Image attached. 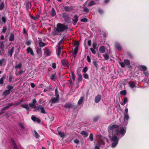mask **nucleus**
<instances>
[{"label": "nucleus", "mask_w": 149, "mask_h": 149, "mask_svg": "<svg viewBox=\"0 0 149 149\" xmlns=\"http://www.w3.org/2000/svg\"><path fill=\"white\" fill-rule=\"evenodd\" d=\"M37 53L38 54L40 57L41 56L42 54V51L41 48H37Z\"/></svg>", "instance_id": "obj_29"}, {"label": "nucleus", "mask_w": 149, "mask_h": 149, "mask_svg": "<svg viewBox=\"0 0 149 149\" xmlns=\"http://www.w3.org/2000/svg\"><path fill=\"white\" fill-rule=\"evenodd\" d=\"M127 98L126 97H125L124 99V101L123 103L121 104L123 105H125V104L127 102Z\"/></svg>", "instance_id": "obj_48"}, {"label": "nucleus", "mask_w": 149, "mask_h": 149, "mask_svg": "<svg viewBox=\"0 0 149 149\" xmlns=\"http://www.w3.org/2000/svg\"><path fill=\"white\" fill-rule=\"evenodd\" d=\"M71 75L72 76V79L73 81H74L75 79V75L73 72L72 71V70H71Z\"/></svg>", "instance_id": "obj_40"}, {"label": "nucleus", "mask_w": 149, "mask_h": 149, "mask_svg": "<svg viewBox=\"0 0 149 149\" xmlns=\"http://www.w3.org/2000/svg\"><path fill=\"white\" fill-rule=\"evenodd\" d=\"M64 107L66 109H70L71 108H73L74 107V105L73 104L67 103L65 104Z\"/></svg>", "instance_id": "obj_6"}, {"label": "nucleus", "mask_w": 149, "mask_h": 149, "mask_svg": "<svg viewBox=\"0 0 149 149\" xmlns=\"http://www.w3.org/2000/svg\"><path fill=\"white\" fill-rule=\"evenodd\" d=\"M39 45L40 47H44L46 45V44L41 41H40L39 43Z\"/></svg>", "instance_id": "obj_44"}, {"label": "nucleus", "mask_w": 149, "mask_h": 149, "mask_svg": "<svg viewBox=\"0 0 149 149\" xmlns=\"http://www.w3.org/2000/svg\"><path fill=\"white\" fill-rule=\"evenodd\" d=\"M89 139L90 141H93V134L92 133L90 134Z\"/></svg>", "instance_id": "obj_46"}, {"label": "nucleus", "mask_w": 149, "mask_h": 149, "mask_svg": "<svg viewBox=\"0 0 149 149\" xmlns=\"http://www.w3.org/2000/svg\"><path fill=\"white\" fill-rule=\"evenodd\" d=\"M6 78V76L3 75L0 79V84H1L3 83V79Z\"/></svg>", "instance_id": "obj_36"}, {"label": "nucleus", "mask_w": 149, "mask_h": 149, "mask_svg": "<svg viewBox=\"0 0 149 149\" xmlns=\"http://www.w3.org/2000/svg\"><path fill=\"white\" fill-rule=\"evenodd\" d=\"M127 55L130 58H133V55L131 54L130 53H127Z\"/></svg>", "instance_id": "obj_59"}, {"label": "nucleus", "mask_w": 149, "mask_h": 149, "mask_svg": "<svg viewBox=\"0 0 149 149\" xmlns=\"http://www.w3.org/2000/svg\"><path fill=\"white\" fill-rule=\"evenodd\" d=\"M130 86L131 88H134L136 86L135 83L133 81H130L128 83Z\"/></svg>", "instance_id": "obj_22"}, {"label": "nucleus", "mask_w": 149, "mask_h": 149, "mask_svg": "<svg viewBox=\"0 0 149 149\" xmlns=\"http://www.w3.org/2000/svg\"><path fill=\"white\" fill-rule=\"evenodd\" d=\"M73 44L76 45V46H77L78 47V46L79 44V41H78L77 40H74L73 41Z\"/></svg>", "instance_id": "obj_39"}, {"label": "nucleus", "mask_w": 149, "mask_h": 149, "mask_svg": "<svg viewBox=\"0 0 149 149\" xmlns=\"http://www.w3.org/2000/svg\"><path fill=\"white\" fill-rule=\"evenodd\" d=\"M61 15L66 22L69 23L70 22L71 18L68 14L66 13H63Z\"/></svg>", "instance_id": "obj_4"}, {"label": "nucleus", "mask_w": 149, "mask_h": 149, "mask_svg": "<svg viewBox=\"0 0 149 149\" xmlns=\"http://www.w3.org/2000/svg\"><path fill=\"white\" fill-rule=\"evenodd\" d=\"M44 53L47 56H50L51 52L50 49L47 47H46L44 49Z\"/></svg>", "instance_id": "obj_8"}, {"label": "nucleus", "mask_w": 149, "mask_h": 149, "mask_svg": "<svg viewBox=\"0 0 149 149\" xmlns=\"http://www.w3.org/2000/svg\"><path fill=\"white\" fill-rule=\"evenodd\" d=\"M21 106L23 108L26 109L27 110H28L29 109V105L27 104H22V105Z\"/></svg>", "instance_id": "obj_31"}, {"label": "nucleus", "mask_w": 149, "mask_h": 149, "mask_svg": "<svg viewBox=\"0 0 149 149\" xmlns=\"http://www.w3.org/2000/svg\"><path fill=\"white\" fill-rule=\"evenodd\" d=\"M61 63L62 65L65 67L67 66L68 67H69V64L68 63V61L67 60L64 59L61 61Z\"/></svg>", "instance_id": "obj_10"}, {"label": "nucleus", "mask_w": 149, "mask_h": 149, "mask_svg": "<svg viewBox=\"0 0 149 149\" xmlns=\"http://www.w3.org/2000/svg\"><path fill=\"white\" fill-rule=\"evenodd\" d=\"M82 80V77L81 74H78V78L77 80V83L78 84L80 83Z\"/></svg>", "instance_id": "obj_25"}, {"label": "nucleus", "mask_w": 149, "mask_h": 149, "mask_svg": "<svg viewBox=\"0 0 149 149\" xmlns=\"http://www.w3.org/2000/svg\"><path fill=\"white\" fill-rule=\"evenodd\" d=\"M105 141L107 143H108L109 141V139L105 137H103L100 141V142L102 143V144L104 145Z\"/></svg>", "instance_id": "obj_9"}, {"label": "nucleus", "mask_w": 149, "mask_h": 149, "mask_svg": "<svg viewBox=\"0 0 149 149\" xmlns=\"http://www.w3.org/2000/svg\"><path fill=\"white\" fill-rule=\"evenodd\" d=\"M107 34L108 33L106 31H104L103 33H102V34L103 35V37H105L107 36Z\"/></svg>", "instance_id": "obj_55"}, {"label": "nucleus", "mask_w": 149, "mask_h": 149, "mask_svg": "<svg viewBox=\"0 0 149 149\" xmlns=\"http://www.w3.org/2000/svg\"><path fill=\"white\" fill-rule=\"evenodd\" d=\"M60 97H56L51 99V101H52V104H51V106L52 105V104H55L56 103L58 102V101L59 100Z\"/></svg>", "instance_id": "obj_7"}, {"label": "nucleus", "mask_w": 149, "mask_h": 149, "mask_svg": "<svg viewBox=\"0 0 149 149\" xmlns=\"http://www.w3.org/2000/svg\"><path fill=\"white\" fill-rule=\"evenodd\" d=\"M73 7L72 6H65L64 7V10L67 12H70L73 9Z\"/></svg>", "instance_id": "obj_16"}, {"label": "nucleus", "mask_w": 149, "mask_h": 149, "mask_svg": "<svg viewBox=\"0 0 149 149\" xmlns=\"http://www.w3.org/2000/svg\"><path fill=\"white\" fill-rule=\"evenodd\" d=\"M124 125H125L127 124V121L129 119V117L128 114H124Z\"/></svg>", "instance_id": "obj_19"}, {"label": "nucleus", "mask_w": 149, "mask_h": 149, "mask_svg": "<svg viewBox=\"0 0 149 149\" xmlns=\"http://www.w3.org/2000/svg\"><path fill=\"white\" fill-rule=\"evenodd\" d=\"M119 126L113 125L109 126L108 128L109 133V137L112 142L111 147L114 148L118 144L119 139L117 136H119L120 134L121 136H124L126 133V129L125 127L120 128V130L118 128Z\"/></svg>", "instance_id": "obj_1"}, {"label": "nucleus", "mask_w": 149, "mask_h": 149, "mask_svg": "<svg viewBox=\"0 0 149 149\" xmlns=\"http://www.w3.org/2000/svg\"><path fill=\"white\" fill-rule=\"evenodd\" d=\"M58 47L57 48V55L58 56H59L60 55L61 53V46H58Z\"/></svg>", "instance_id": "obj_30"}, {"label": "nucleus", "mask_w": 149, "mask_h": 149, "mask_svg": "<svg viewBox=\"0 0 149 149\" xmlns=\"http://www.w3.org/2000/svg\"><path fill=\"white\" fill-rule=\"evenodd\" d=\"M56 14V13L54 9L53 8L52 9L51 15L52 16H54Z\"/></svg>", "instance_id": "obj_37"}, {"label": "nucleus", "mask_w": 149, "mask_h": 149, "mask_svg": "<svg viewBox=\"0 0 149 149\" xmlns=\"http://www.w3.org/2000/svg\"><path fill=\"white\" fill-rule=\"evenodd\" d=\"M55 95L56 96V97H60L59 95L58 94L57 88H56L55 91Z\"/></svg>", "instance_id": "obj_43"}, {"label": "nucleus", "mask_w": 149, "mask_h": 149, "mask_svg": "<svg viewBox=\"0 0 149 149\" xmlns=\"http://www.w3.org/2000/svg\"><path fill=\"white\" fill-rule=\"evenodd\" d=\"M88 68L87 67H85L84 68L83 70V72L84 73H86L88 70Z\"/></svg>", "instance_id": "obj_57"}, {"label": "nucleus", "mask_w": 149, "mask_h": 149, "mask_svg": "<svg viewBox=\"0 0 149 149\" xmlns=\"http://www.w3.org/2000/svg\"><path fill=\"white\" fill-rule=\"evenodd\" d=\"M56 73L52 74L50 77V79L52 80H54V79L56 78Z\"/></svg>", "instance_id": "obj_38"}, {"label": "nucleus", "mask_w": 149, "mask_h": 149, "mask_svg": "<svg viewBox=\"0 0 149 149\" xmlns=\"http://www.w3.org/2000/svg\"><path fill=\"white\" fill-rule=\"evenodd\" d=\"M58 135L61 137H64L65 136V134L64 132H62L61 131H58Z\"/></svg>", "instance_id": "obj_35"}, {"label": "nucleus", "mask_w": 149, "mask_h": 149, "mask_svg": "<svg viewBox=\"0 0 149 149\" xmlns=\"http://www.w3.org/2000/svg\"><path fill=\"white\" fill-rule=\"evenodd\" d=\"M126 93V91L125 90H123L120 92V94L123 95H125Z\"/></svg>", "instance_id": "obj_53"}, {"label": "nucleus", "mask_w": 149, "mask_h": 149, "mask_svg": "<svg viewBox=\"0 0 149 149\" xmlns=\"http://www.w3.org/2000/svg\"><path fill=\"white\" fill-rule=\"evenodd\" d=\"M4 8V4L3 2L1 3L0 4V10H2Z\"/></svg>", "instance_id": "obj_50"}, {"label": "nucleus", "mask_w": 149, "mask_h": 149, "mask_svg": "<svg viewBox=\"0 0 149 149\" xmlns=\"http://www.w3.org/2000/svg\"><path fill=\"white\" fill-rule=\"evenodd\" d=\"M83 10L84 12L86 13H88L89 12V9L88 8L85 7L84 8Z\"/></svg>", "instance_id": "obj_54"}, {"label": "nucleus", "mask_w": 149, "mask_h": 149, "mask_svg": "<svg viewBox=\"0 0 149 149\" xmlns=\"http://www.w3.org/2000/svg\"><path fill=\"white\" fill-rule=\"evenodd\" d=\"M124 62L126 65H129L130 64V61L128 59H125L124 60Z\"/></svg>", "instance_id": "obj_33"}, {"label": "nucleus", "mask_w": 149, "mask_h": 149, "mask_svg": "<svg viewBox=\"0 0 149 149\" xmlns=\"http://www.w3.org/2000/svg\"><path fill=\"white\" fill-rule=\"evenodd\" d=\"M120 65H121V67H122L123 68L125 67V64L124 62H120Z\"/></svg>", "instance_id": "obj_61"}, {"label": "nucleus", "mask_w": 149, "mask_h": 149, "mask_svg": "<svg viewBox=\"0 0 149 149\" xmlns=\"http://www.w3.org/2000/svg\"><path fill=\"white\" fill-rule=\"evenodd\" d=\"M84 98V97L82 96L81 97L78 102V105H80L82 104L83 102Z\"/></svg>", "instance_id": "obj_26"}, {"label": "nucleus", "mask_w": 149, "mask_h": 149, "mask_svg": "<svg viewBox=\"0 0 149 149\" xmlns=\"http://www.w3.org/2000/svg\"><path fill=\"white\" fill-rule=\"evenodd\" d=\"M1 19L3 21V22L4 23H6V19L5 17H1Z\"/></svg>", "instance_id": "obj_58"}, {"label": "nucleus", "mask_w": 149, "mask_h": 149, "mask_svg": "<svg viewBox=\"0 0 149 149\" xmlns=\"http://www.w3.org/2000/svg\"><path fill=\"white\" fill-rule=\"evenodd\" d=\"M87 60L89 63L91 62V59L89 56L88 55L87 56Z\"/></svg>", "instance_id": "obj_62"}, {"label": "nucleus", "mask_w": 149, "mask_h": 149, "mask_svg": "<svg viewBox=\"0 0 149 149\" xmlns=\"http://www.w3.org/2000/svg\"><path fill=\"white\" fill-rule=\"evenodd\" d=\"M78 47L77 46H76L75 48L74 49L73 54V55L74 56H76L78 52Z\"/></svg>", "instance_id": "obj_24"}, {"label": "nucleus", "mask_w": 149, "mask_h": 149, "mask_svg": "<svg viewBox=\"0 0 149 149\" xmlns=\"http://www.w3.org/2000/svg\"><path fill=\"white\" fill-rule=\"evenodd\" d=\"M93 64L95 67L96 70H97L99 68V66L97 64V62L95 61L93 62Z\"/></svg>", "instance_id": "obj_32"}, {"label": "nucleus", "mask_w": 149, "mask_h": 149, "mask_svg": "<svg viewBox=\"0 0 149 149\" xmlns=\"http://www.w3.org/2000/svg\"><path fill=\"white\" fill-rule=\"evenodd\" d=\"M7 106L2 108L0 112V116L2 115L5 112V111L9 109L10 107L13 106V105L12 103H8L7 104Z\"/></svg>", "instance_id": "obj_5"}, {"label": "nucleus", "mask_w": 149, "mask_h": 149, "mask_svg": "<svg viewBox=\"0 0 149 149\" xmlns=\"http://www.w3.org/2000/svg\"><path fill=\"white\" fill-rule=\"evenodd\" d=\"M4 41L0 42V48L2 51H3L4 48Z\"/></svg>", "instance_id": "obj_28"}, {"label": "nucleus", "mask_w": 149, "mask_h": 149, "mask_svg": "<svg viewBox=\"0 0 149 149\" xmlns=\"http://www.w3.org/2000/svg\"><path fill=\"white\" fill-rule=\"evenodd\" d=\"M7 30V28L6 27H3L2 30V32L3 33H5L6 30Z\"/></svg>", "instance_id": "obj_64"}, {"label": "nucleus", "mask_w": 149, "mask_h": 149, "mask_svg": "<svg viewBox=\"0 0 149 149\" xmlns=\"http://www.w3.org/2000/svg\"><path fill=\"white\" fill-rule=\"evenodd\" d=\"M37 101L35 99H33L32 100V102L30 103L29 104V106L32 108L35 109L36 111H39L40 110L41 107L42 106L41 105H40L39 106H36V103Z\"/></svg>", "instance_id": "obj_3"}, {"label": "nucleus", "mask_w": 149, "mask_h": 149, "mask_svg": "<svg viewBox=\"0 0 149 149\" xmlns=\"http://www.w3.org/2000/svg\"><path fill=\"white\" fill-rule=\"evenodd\" d=\"M14 47H13L11 49H8V55L10 56V57H12L13 54L14 52Z\"/></svg>", "instance_id": "obj_13"}, {"label": "nucleus", "mask_w": 149, "mask_h": 149, "mask_svg": "<svg viewBox=\"0 0 149 149\" xmlns=\"http://www.w3.org/2000/svg\"><path fill=\"white\" fill-rule=\"evenodd\" d=\"M31 119L33 121H36L39 123H40L41 122L39 118H36L35 116H32L31 117Z\"/></svg>", "instance_id": "obj_17"}, {"label": "nucleus", "mask_w": 149, "mask_h": 149, "mask_svg": "<svg viewBox=\"0 0 149 149\" xmlns=\"http://www.w3.org/2000/svg\"><path fill=\"white\" fill-rule=\"evenodd\" d=\"M80 134L84 137H86L88 136V134L85 131H83L81 132Z\"/></svg>", "instance_id": "obj_23"}, {"label": "nucleus", "mask_w": 149, "mask_h": 149, "mask_svg": "<svg viewBox=\"0 0 149 149\" xmlns=\"http://www.w3.org/2000/svg\"><path fill=\"white\" fill-rule=\"evenodd\" d=\"M25 43L27 45H29L31 44V42L30 40H28Z\"/></svg>", "instance_id": "obj_63"}, {"label": "nucleus", "mask_w": 149, "mask_h": 149, "mask_svg": "<svg viewBox=\"0 0 149 149\" xmlns=\"http://www.w3.org/2000/svg\"><path fill=\"white\" fill-rule=\"evenodd\" d=\"M26 52L27 53H30L32 56H34V52L32 49L30 47H29L27 48Z\"/></svg>", "instance_id": "obj_12"}, {"label": "nucleus", "mask_w": 149, "mask_h": 149, "mask_svg": "<svg viewBox=\"0 0 149 149\" xmlns=\"http://www.w3.org/2000/svg\"><path fill=\"white\" fill-rule=\"evenodd\" d=\"M86 3H88L87 5L88 6H91L95 4V2L94 1H87Z\"/></svg>", "instance_id": "obj_15"}, {"label": "nucleus", "mask_w": 149, "mask_h": 149, "mask_svg": "<svg viewBox=\"0 0 149 149\" xmlns=\"http://www.w3.org/2000/svg\"><path fill=\"white\" fill-rule=\"evenodd\" d=\"M34 132L35 133V136L36 137V138L37 139H39L40 137V135L38 134L37 132L36 131V130H34Z\"/></svg>", "instance_id": "obj_41"}, {"label": "nucleus", "mask_w": 149, "mask_h": 149, "mask_svg": "<svg viewBox=\"0 0 149 149\" xmlns=\"http://www.w3.org/2000/svg\"><path fill=\"white\" fill-rule=\"evenodd\" d=\"M67 28V26H66L58 23L57 24L56 28H54L52 33L54 35H58L61 32L64 31Z\"/></svg>", "instance_id": "obj_2"}, {"label": "nucleus", "mask_w": 149, "mask_h": 149, "mask_svg": "<svg viewBox=\"0 0 149 149\" xmlns=\"http://www.w3.org/2000/svg\"><path fill=\"white\" fill-rule=\"evenodd\" d=\"M83 76L84 78L86 79H88L89 76L88 74L87 73H84L83 74Z\"/></svg>", "instance_id": "obj_52"}, {"label": "nucleus", "mask_w": 149, "mask_h": 149, "mask_svg": "<svg viewBox=\"0 0 149 149\" xmlns=\"http://www.w3.org/2000/svg\"><path fill=\"white\" fill-rule=\"evenodd\" d=\"M147 67L143 65H141L139 66V69L141 71H143V72L147 70Z\"/></svg>", "instance_id": "obj_21"}, {"label": "nucleus", "mask_w": 149, "mask_h": 149, "mask_svg": "<svg viewBox=\"0 0 149 149\" xmlns=\"http://www.w3.org/2000/svg\"><path fill=\"white\" fill-rule=\"evenodd\" d=\"M10 93V92L8 90H6L4 91L3 93V94L4 96H6L9 94Z\"/></svg>", "instance_id": "obj_34"}, {"label": "nucleus", "mask_w": 149, "mask_h": 149, "mask_svg": "<svg viewBox=\"0 0 149 149\" xmlns=\"http://www.w3.org/2000/svg\"><path fill=\"white\" fill-rule=\"evenodd\" d=\"M88 21L87 19L86 18H84L81 19V21L83 22H86Z\"/></svg>", "instance_id": "obj_60"}, {"label": "nucleus", "mask_w": 149, "mask_h": 149, "mask_svg": "<svg viewBox=\"0 0 149 149\" xmlns=\"http://www.w3.org/2000/svg\"><path fill=\"white\" fill-rule=\"evenodd\" d=\"M6 88L8 89L7 90L10 92V91L13 89V87L12 86L8 85L6 87Z\"/></svg>", "instance_id": "obj_45"}, {"label": "nucleus", "mask_w": 149, "mask_h": 149, "mask_svg": "<svg viewBox=\"0 0 149 149\" xmlns=\"http://www.w3.org/2000/svg\"><path fill=\"white\" fill-rule=\"evenodd\" d=\"M64 38H63L61 40L59 41L58 44L57 46H61V44L63 43V42L64 40Z\"/></svg>", "instance_id": "obj_42"}, {"label": "nucleus", "mask_w": 149, "mask_h": 149, "mask_svg": "<svg viewBox=\"0 0 149 149\" xmlns=\"http://www.w3.org/2000/svg\"><path fill=\"white\" fill-rule=\"evenodd\" d=\"M101 98V95H98L95 97V102L96 103H98L100 100Z\"/></svg>", "instance_id": "obj_11"}, {"label": "nucleus", "mask_w": 149, "mask_h": 149, "mask_svg": "<svg viewBox=\"0 0 149 149\" xmlns=\"http://www.w3.org/2000/svg\"><path fill=\"white\" fill-rule=\"evenodd\" d=\"M98 11L99 13L101 15L103 14L104 13L103 10L100 8H99L98 9Z\"/></svg>", "instance_id": "obj_49"}, {"label": "nucleus", "mask_w": 149, "mask_h": 149, "mask_svg": "<svg viewBox=\"0 0 149 149\" xmlns=\"http://www.w3.org/2000/svg\"><path fill=\"white\" fill-rule=\"evenodd\" d=\"M78 20V17L77 15H75L72 19V21L73 22V24L75 25L77 22Z\"/></svg>", "instance_id": "obj_14"}, {"label": "nucleus", "mask_w": 149, "mask_h": 149, "mask_svg": "<svg viewBox=\"0 0 149 149\" xmlns=\"http://www.w3.org/2000/svg\"><path fill=\"white\" fill-rule=\"evenodd\" d=\"M104 59L106 60H108L109 58V56L108 55L105 54L104 55H103Z\"/></svg>", "instance_id": "obj_51"}, {"label": "nucleus", "mask_w": 149, "mask_h": 149, "mask_svg": "<svg viewBox=\"0 0 149 149\" xmlns=\"http://www.w3.org/2000/svg\"><path fill=\"white\" fill-rule=\"evenodd\" d=\"M115 48L117 49L118 51H120L121 49V47L120 44L118 42L115 43Z\"/></svg>", "instance_id": "obj_20"}, {"label": "nucleus", "mask_w": 149, "mask_h": 149, "mask_svg": "<svg viewBox=\"0 0 149 149\" xmlns=\"http://www.w3.org/2000/svg\"><path fill=\"white\" fill-rule=\"evenodd\" d=\"M22 64L21 62H20L18 65H16L15 66V69H20L22 67Z\"/></svg>", "instance_id": "obj_27"}, {"label": "nucleus", "mask_w": 149, "mask_h": 149, "mask_svg": "<svg viewBox=\"0 0 149 149\" xmlns=\"http://www.w3.org/2000/svg\"><path fill=\"white\" fill-rule=\"evenodd\" d=\"M19 125L22 129H25L24 126L22 123H19Z\"/></svg>", "instance_id": "obj_56"}, {"label": "nucleus", "mask_w": 149, "mask_h": 149, "mask_svg": "<svg viewBox=\"0 0 149 149\" xmlns=\"http://www.w3.org/2000/svg\"><path fill=\"white\" fill-rule=\"evenodd\" d=\"M41 112L43 114H46V112L44 108L42 107H41V110H40Z\"/></svg>", "instance_id": "obj_47"}, {"label": "nucleus", "mask_w": 149, "mask_h": 149, "mask_svg": "<svg viewBox=\"0 0 149 149\" xmlns=\"http://www.w3.org/2000/svg\"><path fill=\"white\" fill-rule=\"evenodd\" d=\"M99 50L101 53H104L105 52V48L103 46H101L99 48Z\"/></svg>", "instance_id": "obj_18"}]
</instances>
